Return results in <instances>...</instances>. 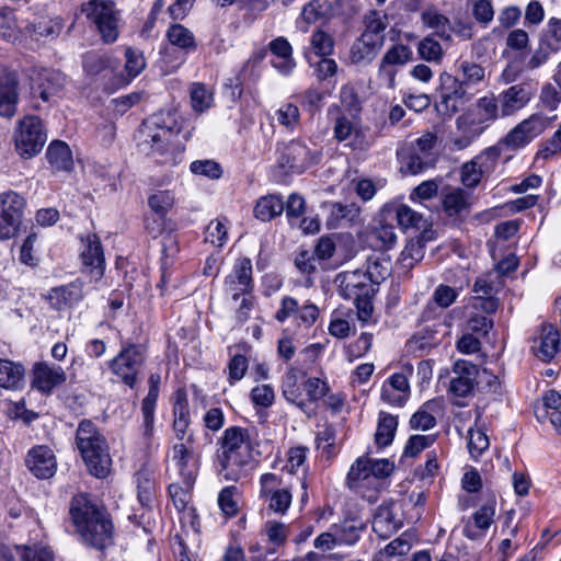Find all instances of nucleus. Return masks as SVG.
Segmentation results:
<instances>
[{
	"label": "nucleus",
	"mask_w": 561,
	"mask_h": 561,
	"mask_svg": "<svg viewBox=\"0 0 561 561\" xmlns=\"http://www.w3.org/2000/svg\"><path fill=\"white\" fill-rule=\"evenodd\" d=\"M180 126L175 115L158 113L146 118L135 134L138 151L153 162L175 167L183 162L184 146L178 141Z\"/></svg>",
	"instance_id": "1"
},
{
	"label": "nucleus",
	"mask_w": 561,
	"mask_h": 561,
	"mask_svg": "<svg viewBox=\"0 0 561 561\" xmlns=\"http://www.w3.org/2000/svg\"><path fill=\"white\" fill-rule=\"evenodd\" d=\"M217 471L226 481L238 482L252 471V445L249 430L230 426L219 438Z\"/></svg>",
	"instance_id": "2"
},
{
	"label": "nucleus",
	"mask_w": 561,
	"mask_h": 561,
	"mask_svg": "<svg viewBox=\"0 0 561 561\" xmlns=\"http://www.w3.org/2000/svg\"><path fill=\"white\" fill-rule=\"evenodd\" d=\"M69 514L83 541L95 549H104L112 542L113 524L106 512L87 494L72 497Z\"/></svg>",
	"instance_id": "3"
},
{
	"label": "nucleus",
	"mask_w": 561,
	"mask_h": 561,
	"mask_svg": "<svg viewBox=\"0 0 561 561\" xmlns=\"http://www.w3.org/2000/svg\"><path fill=\"white\" fill-rule=\"evenodd\" d=\"M499 116L495 96L480 98L473 108L456 119V127L460 135L453 138L454 148L462 150L469 147Z\"/></svg>",
	"instance_id": "4"
},
{
	"label": "nucleus",
	"mask_w": 561,
	"mask_h": 561,
	"mask_svg": "<svg viewBox=\"0 0 561 561\" xmlns=\"http://www.w3.org/2000/svg\"><path fill=\"white\" fill-rule=\"evenodd\" d=\"M393 470L394 465L388 459H373L365 455L358 457L352 465L346 483L350 489L373 502L376 500L375 492L381 486L382 480Z\"/></svg>",
	"instance_id": "5"
},
{
	"label": "nucleus",
	"mask_w": 561,
	"mask_h": 561,
	"mask_svg": "<svg viewBox=\"0 0 561 561\" xmlns=\"http://www.w3.org/2000/svg\"><path fill=\"white\" fill-rule=\"evenodd\" d=\"M76 444L89 471L96 478H105L111 470L112 459L104 436L91 421L79 423Z\"/></svg>",
	"instance_id": "6"
},
{
	"label": "nucleus",
	"mask_w": 561,
	"mask_h": 561,
	"mask_svg": "<svg viewBox=\"0 0 561 561\" xmlns=\"http://www.w3.org/2000/svg\"><path fill=\"white\" fill-rule=\"evenodd\" d=\"M387 23L378 12H370L365 19V30L354 41L350 49L352 64H369L378 55L385 43Z\"/></svg>",
	"instance_id": "7"
},
{
	"label": "nucleus",
	"mask_w": 561,
	"mask_h": 561,
	"mask_svg": "<svg viewBox=\"0 0 561 561\" xmlns=\"http://www.w3.org/2000/svg\"><path fill=\"white\" fill-rule=\"evenodd\" d=\"M82 12L95 26L104 43H114L119 34V14L112 1L90 0L82 5Z\"/></svg>",
	"instance_id": "8"
},
{
	"label": "nucleus",
	"mask_w": 561,
	"mask_h": 561,
	"mask_svg": "<svg viewBox=\"0 0 561 561\" xmlns=\"http://www.w3.org/2000/svg\"><path fill=\"white\" fill-rule=\"evenodd\" d=\"M320 152L310 148L300 139L290 140L282 144L276 150V161L278 167L286 173L300 174L308 168L318 163Z\"/></svg>",
	"instance_id": "9"
},
{
	"label": "nucleus",
	"mask_w": 561,
	"mask_h": 561,
	"mask_svg": "<svg viewBox=\"0 0 561 561\" xmlns=\"http://www.w3.org/2000/svg\"><path fill=\"white\" fill-rule=\"evenodd\" d=\"M47 140L43 122L38 116L26 115L18 124L14 133V142L18 153L30 159L43 149Z\"/></svg>",
	"instance_id": "10"
},
{
	"label": "nucleus",
	"mask_w": 561,
	"mask_h": 561,
	"mask_svg": "<svg viewBox=\"0 0 561 561\" xmlns=\"http://www.w3.org/2000/svg\"><path fill=\"white\" fill-rule=\"evenodd\" d=\"M145 363V355L137 345L129 344L108 362L113 375L129 388H135Z\"/></svg>",
	"instance_id": "11"
},
{
	"label": "nucleus",
	"mask_w": 561,
	"mask_h": 561,
	"mask_svg": "<svg viewBox=\"0 0 561 561\" xmlns=\"http://www.w3.org/2000/svg\"><path fill=\"white\" fill-rule=\"evenodd\" d=\"M438 95L436 110L439 114L451 117L457 113L474 94L465 89L454 79L449 72H442L438 77Z\"/></svg>",
	"instance_id": "12"
},
{
	"label": "nucleus",
	"mask_w": 561,
	"mask_h": 561,
	"mask_svg": "<svg viewBox=\"0 0 561 561\" xmlns=\"http://www.w3.org/2000/svg\"><path fill=\"white\" fill-rule=\"evenodd\" d=\"M25 199L13 191L0 194V240L13 238L22 225Z\"/></svg>",
	"instance_id": "13"
},
{
	"label": "nucleus",
	"mask_w": 561,
	"mask_h": 561,
	"mask_svg": "<svg viewBox=\"0 0 561 561\" xmlns=\"http://www.w3.org/2000/svg\"><path fill=\"white\" fill-rule=\"evenodd\" d=\"M282 479L275 473H264L260 478V497L268 503L274 513L284 515L289 508L293 495L289 489L280 488Z\"/></svg>",
	"instance_id": "14"
},
{
	"label": "nucleus",
	"mask_w": 561,
	"mask_h": 561,
	"mask_svg": "<svg viewBox=\"0 0 561 561\" xmlns=\"http://www.w3.org/2000/svg\"><path fill=\"white\" fill-rule=\"evenodd\" d=\"M549 126V121L541 114H533L514 127L502 140L511 149H519L538 137Z\"/></svg>",
	"instance_id": "15"
},
{
	"label": "nucleus",
	"mask_w": 561,
	"mask_h": 561,
	"mask_svg": "<svg viewBox=\"0 0 561 561\" xmlns=\"http://www.w3.org/2000/svg\"><path fill=\"white\" fill-rule=\"evenodd\" d=\"M413 59V51L408 45L396 44L382 56L378 78L388 88L394 89L398 67H402Z\"/></svg>",
	"instance_id": "16"
},
{
	"label": "nucleus",
	"mask_w": 561,
	"mask_h": 561,
	"mask_svg": "<svg viewBox=\"0 0 561 561\" xmlns=\"http://www.w3.org/2000/svg\"><path fill=\"white\" fill-rule=\"evenodd\" d=\"M413 367L408 365L400 373L389 376L381 386L380 399L391 407H403L411 394L409 377Z\"/></svg>",
	"instance_id": "17"
},
{
	"label": "nucleus",
	"mask_w": 561,
	"mask_h": 561,
	"mask_svg": "<svg viewBox=\"0 0 561 561\" xmlns=\"http://www.w3.org/2000/svg\"><path fill=\"white\" fill-rule=\"evenodd\" d=\"M252 290L251 260L247 257L239 259L225 278V291L227 295H230L234 301H238L241 295H247L252 293Z\"/></svg>",
	"instance_id": "18"
},
{
	"label": "nucleus",
	"mask_w": 561,
	"mask_h": 561,
	"mask_svg": "<svg viewBox=\"0 0 561 561\" xmlns=\"http://www.w3.org/2000/svg\"><path fill=\"white\" fill-rule=\"evenodd\" d=\"M534 90L528 83H517L502 91L496 99L499 115L508 117L523 110L533 99Z\"/></svg>",
	"instance_id": "19"
},
{
	"label": "nucleus",
	"mask_w": 561,
	"mask_h": 561,
	"mask_svg": "<svg viewBox=\"0 0 561 561\" xmlns=\"http://www.w3.org/2000/svg\"><path fill=\"white\" fill-rule=\"evenodd\" d=\"M462 289V284L454 286L439 284L436 286L422 311V319L424 321H431L440 317L445 309L456 302Z\"/></svg>",
	"instance_id": "20"
},
{
	"label": "nucleus",
	"mask_w": 561,
	"mask_h": 561,
	"mask_svg": "<svg viewBox=\"0 0 561 561\" xmlns=\"http://www.w3.org/2000/svg\"><path fill=\"white\" fill-rule=\"evenodd\" d=\"M170 459L185 489L188 490L192 488L198 472V462L192 450L186 444L176 443L171 448Z\"/></svg>",
	"instance_id": "21"
},
{
	"label": "nucleus",
	"mask_w": 561,
	"mask_h": 561,
	"mask_svg": "<svg viewBox=\"0 0 561 561\" xmlns=\"http://www.w3.org/2000/svg\"><path fill=\"white\" fill-rule=\"evenodd\" d=\"M335 284L339 287L340 295L350 300L359 296H371L375 291L368 282V276L359 270L339 273L335 277Z\"/></svg>",
	"instance_id": "22"
},
{
	"label": "nucleus",
	"mask_w": 561,
	"mask_h": 561,
	"mask_svg": "<svg viewBox=\"0 0 561 561\" xmlns=\"http://www.w3.org/2000/svg\"><path fill=\"white\" fill-rule=\"evenodd\" d=\"M67 379L61 366L47 362L35 363L32 371V387L42 393L48 394L61 386Z\"/></svg>",
	"instance_id": "23"
},
{
	"label": "nucleus",
	"mask_w": 561,
	"mask_h": 561,
	"mask_svg": "<svg viewBox=\"0 0 561 561\" xmlns=\"http://www.w3.org/2000/svg\"><path fill=\"white\" fill-rule=\"evenodd\" d=\"M30 472L37 479H49L57 470V460L54 451L44 445L31 448L25 458Z\"/></svg>",
	"instance_id": "24"
},
{
	"label": "nucleus",
	"mask_w": 561,
	"mask_h": 561,
	"mask_svg": "<svg viewBox=\"0 0 561 561\" xmlns=\"http://www.w3.org/2000/svg\"><path fill=\"white\" fill-rule=\"evenodd\" d=\"M435 145L436 136L432 133H426L415 140L412 152L405 162L408 170L412 174L421 173L433 164Z\"/></svg>",
	"instance_id": "25"
},
{
	"label": "nucleus",
	"mask_w": 561,
	"mask_h": 561,
	"mask_svg": "<svg viewBox=\"0 0 561 561\" xmlns=\"http://www.w3.org/2000/svg\"><path fill=\"white\" fill-rule=\"evenodd\" d=\"M499 156V150L491 147L471 161L465 163L461 169V181L463 185L467 187L477 186L483 173L493 168Z\"/></svg>",
	"instance_id": "26"
},
{
	"label": "nucleus",
	"mask_w": 561,
	"mask_h": 561,
	"mask_svg": "<svg viewBox=\"0 0 561 561\" xmlns=\"http://www.w3.org/2000/svg\"><path fill=\"white\" fill-rule=\"evenodd\" d=\"M454 377L449 382V391L457 397H467L478 383V367L469 360L458 359L454 364Z\"/></svg>",
	"instance_id": "27"
},
{
	"label": "nucleus",
	"mask_w": 561,
	"mask_h": 561,
	"mask_svg": "<svg viewBox=\"0 0 561 561\" xmlns=\"http://www.w3.org/2000/svg\"><path fill=\"white\" fill-rule=\"evenodd\" d=\"M80 257L83 266L89 270L90 277L95 282L101 279L105 270V259L100 239L95 234H88L82 239Z\"/></svg>",
	"instance_id": "28"
},
{
	"label": "nucleus",
	"mask_w": 561,
	"mask_h": 561,
	"mask_svg": "<svg viewBox=\"0 0 561 561\" xmlns=\"http://www.w3.org/2000/svg\"><path fill=\"white\" fill-rule=\"evenodd\" d=\"M560 350V333L551 324L540 327L533 340L531 351L534 355L543 360L550 362Z\"/></svg>",
	"instance_id": "29"
},
{
	"label": "nucleus",
	"mask_w": 561,
	"mask_h": 561,
	"mask_svg": "<svg viewBox=\"0 0 561 561\" xmlns=\"http://www.w3.org/2000/svg\"><path fill=\"white\" fill-rule=\"evenodd\" d=\"M399 506L394 501L381 503L373 519L374 530L381 537H389L402 526V519L398 512Z\"/></svg>",
	"instance_id": "30"
},
{
	"label": "nucleus",
	"mask_w": 561,
	"mask_h": 561,
	"mask_svg": "<svg viewBox=\"0 0 561 561\" xmlns=\"http://www.w3.org/2000/svg\"><path fill=\"white\" fill-rule=\"evenodd\" d=\"M495 502H489L480 506L462 529V534L470 540H477L485 536L490 526L494 523Z\"/></svg>",
	"instance_id": "31"
},
{
	"label": "nucleus",
	"mask_w": 561,
	"mask_h": 561,
	"mask_svg": "<svg viewBox=\"0 0 561 561\" xmlns=\"http://www.w3.org/2000/svg\"><path fill=\"white\" fill-rule=\"evenodd\" d=\"M84 297L83 283L79 279L50 289L48 300L53 308L65 310L77 306Z\"/></svg>",
	"instance_id": "32"
},
{
	"label": "nucleus",
	"mask_w": 561,
	"mask_h": 561,
	"mask_svg": "<svg viewBox=\"0 0 561 561\" xmlns=\"http://www.w3.org/2000/svg\"><path fill=\"white\" fill-rule=\"evenodd\" d=\"M453 76L460 85L474 93L479 85L484 83L486 77L483 66L467 59L459 60L456 64V71Z\"/></svg>",
	"instance_id": "33"
},
{
	"label": "nucleus",
	"mask_w": 561,
	"mask_h": 561,
	"mask_svg": "<svg viewBox=\"0 0 561 561\" xmlns=\"http://www.w3.org/2000/svg\"><path fill=\"white\" fill-rule=\"evenodd\" d=\"M392 221L391 208H383L376 220L373 234L382 249H391L397 243L398 236Z\"/></svg>",
	"instance_id": "34"
},
{
	"label": "nucleus",
	"mask_w": 561,
	"mask_h": 561,
	"mask_svg": "<svg viewBox=\"0 0 561 561\" xmlns=\"http://www.w3.org/2000/svg\"><path fill=\"white\" fill-rule=\"evenodd\" d=\"M440 402L430 400L422 404L420 409L411 416L410 426L413 430L427 431L436 425V415L440 412Z\"/></svg>",
	"instance_id": "35"
},
{
	"label": "nucleus",
	"mask_w": 561,
	"mask_h": 561,
	"mask_svg": "<svg viewBox=\"0 0 561 561\" xmlns=\"http://www.w3.org/2000/svg\"><path fill=\"white\" fill-rule=\"evenodd\" d=\"M46 157L55 171H70L73 165L72 153L69 146L60 140L49 144Z\"/></svg>",
	"instance_id": "36"
},
{
	"label": "nucleus",
	"mask_w": 561,
	"mask_h": 561,
	"mask_svg": "<svg viewBox=\"0 0 561 561\" xmlns=\"http://www.w3.org/2000/svg\"><path fill=\"white\" fill-rule=\"evenodd\" d=\"M25 369L22 365L0 358V387L16 390L24 385Z\"/></svg>",
	"instance_id": "37"
},
{
	"label": "nucleus",
	"mask_w": 561,
	"mask_h": 561,
	"mask_svg": "<svg viewBox=\"0 0 561 561\" xmlns=\"http://www.w3.org/2000/svg\"><path fill=\"white\" fill-rule=\"evenodd\" d=\"M65 77L57 71L45 70L41 75V82L33 88L34 94H38L44 102L50 101L65 85Z\"/></svg>",
	"instance_id": "38"
},
{
	"label": "nucleus",
	"mask_w": 561,
	"mask_h": 561,
	"mask_svg": "<svg viewBox=\"0 0 561 561\" xmlns=\"http://www.w3.org/2000/svg\"><path fill=\"white\" fill-rule=\"evenodd\" d=\"M364 529L365 524L358 518L345 519L340 525L332 526V530L336 533L339 546H354Z\"/></svg>",
	"instance_id": "39"
},
{
	"label": "nucleus",
	"mask_w": 561,
	"mask_h": 561,
	"mask_svg": "<svg viewBox=\"0 0 561 561\" xmlns=\"http://www.w3.org/2000/svg\"><path fill=\"white\" fill-rule=\"evenodd\" d=\"M299 379H300V371L296 368H289L283 378L282 392H283L284 398L288 402L296 404L301 410H305L306 403L304 402V400L301 398Z\"/></svg>",
	"instance_id": "40"
},
{
	"label": "nucleus",
	"mask_w": 561,
	"mask_h": 561,
	"mask_svg": "<svg viewBox=\"0 0 561 561\" xmlns=\"http://www.w3.org/2000/svg\"><path fill=\"white\" fill-rule=\"evenodd\" d=\"M272 122L288 131H294L300 123L299 107L291 102H283L271 116Z\"/></svg>",
	"instance_id": "41"
},
{
	"label": "nucleus",
	"mask_w": 561,
	"mask_h": 561,
	"mask_svg": "<svg viewBox=\"0 0 561 561\" xmlns=\"http://www.w3.org/2000/svg\"><path fill=\"white\" fill-rule=\"evenodd\" d=\"M285 209V203L277 195H267L261 197L255 207L254 216L262 221H270L279 216Z\"/></svg>",
	"instance_id": "42"
},
{
	"label": "nucleus",
	"mask_w": 561,
	"mask_h": 561,
	"mask_svg": "<svg viewBox=\"0 0 561 561\" xmlns=\"http://www.w3.org/2000/svg\"><path fill=\"white\" fill-rule=\"evenodd\" d=\"M334 14V8L330 0H311L301 10L300 18L307 24L321 19H329Z\"/></svg>",
	"instance_id": "43"
},
{
	"label": "nucleus",
	"mask_w": 561,
	"mask_h": 561,
	"mask_svg": "<svg viewBox=\"0 0 561 561\" xmlns=\"http://www.w3.org/2000/svg\"><path fill=\"white\" fill-rule=\"evenodd\" d=\"M360 208L354 204H340L334 203L330 206V214L328 217V225L331 227H337L343 221L354 222L359 219Z\"/></svg>",
	"instance_id": "44"
},
{
	"label": "nucleus",
	"mask_w": 561,
	"mask_h": 561,
	"mask_svg": "<svg viewBox=\"0 0 561 561\" xmlns=\"http://www.w3.org/2000/svg\"><path fill=\"white\" fill-rule=\"evenodd\" d=\"M397 427V416L386 412H380L378 417V426L375 434L376 444L379 447H386L390 445L393 440Z\"/></svg>",
	"instance_id": "45"
},
{
	"label": "nucleus",
	"mask_w": 561,
	"mask_h": 561,
	"mask_svg": "<svg viewBox=\"0 0 561 561\" xmlns=\"http://www.w3.org/2000/svg\"><path fill=\"white\" fill-rule=\"evenodd\" d=\"M442 205L448 216L459 215L469 208V195L462 188H453L443 195Z\"/></svg>",
	"instance_id": "46"
},
{
	"label": "nucleus",
	"mask_w": 561,
	"mask_h": 561,
	"mask_svg": "<svg viewBox=\"0 0 561 561\" xmlns=\"http://www.w3.org/2000/svg\"><path fill=\"white\" fill-rule=\"evenodd\" d=\"M421 18L424 25L434 30L436 35L445 39H450L453 26L448 18L435 9L425 10Z\"/></svg>",
	"instance_id": "47"
},
{
	"label": "nucleus",
	"mask_w": 561,
	"mask_h": 561,
	"mask_svg": "<svg viewBox=\"0 0 561 561\" xmlns=\"http://www.w3.org/2000/svg\"><path fill=\"white\" fill-rule=\"evenodd\" d=\"M169 42L186 53L196 49V42L193 33L182 24H173L167 32Z\"/></svg>",
	"instance_id": "48"
},
{
	"label": "nucleus",
	"mask_w": 561,
	"mask_h": 561,
	"mask_svg": "<svg viewBox=\"0 0 561 561\" xmlns=\"http://www.w3.org/2000/svg\"><path fill=\"white\" fill-rule=\"evenodd\" d=\"M18 92L16 82L12 79L0 83V115L11 117L16 110Z\"/></svg>",
	"instance_id": "49"
},
{
	"label": "nucleus",
	"mask_w": 561,
	"mask_h": 561,
	"mask_svg": "<svg viewBox=\"0 0 561 561\" xmlns=\"http://www.w3.org/2000/svg\"><path fill=\"white\" fill-rule=\"evenodd\" d=\"M392 210V220H397L402 229L420 228L423 217L408 205L401 204L390 207Z\"/></svg>",
	"instance_id": "50"
},
{
	"label": "nucleus",
	"mask_w": 561,
	"mask_h": 561,
	"mask_svg": "<svg viewBox=\"0 0 561 561\" xmlns=\"http://www.w3.org/2000/svg\"><path fill=\"white\" fill-rule=\"evenodd\" d=\"M191 103L195 112L203 113L211 107L214 93L203 83H193L191 87Z\"/></svg>",
	"instance_id": "51"
},
{
	"label": "nucleus",
	"mask_w": 561,
	"mask_h": 561,
	"mask_svg": "<svg viewBox=\"0 0 561 561\" xmlns=\"http://www.w3.org/2000/svg\"><path fill=\"white\" fill-rule=\"evenodd\" d=\"M540 102L547 110L554 111L561 103V78L556 75L553 82L546 83L541 88Z\"/></svg>",
	"instance_id": "52"
},
{
	"label": "nucleus",
	"mask_w": 561,
	"mask_h": 561,
	"mask_svg": "<svg viewBox=\"0 0 561 561\" xmlns=\"http://www.w3.org/2000/svg\"><path fill=\"white\" fill-rule=\"evenodd\" d=\"M541 45L552 53L561 49V19L551 18L542 33Z\"/></svg>",
	"instance_id": "53"
},
{
	"label": "nucleus",
	"mask_w": 561,
	"mask_h": 561,
	"mask_svg": "<svg viewBox=\"0 0 561 561\" xmlns=\"http://www.w3.org/2000/svg\"><path fill=\"white\" fill-rule=\"evenodd\" d=\"M228 220L218 218L211 220L205 230V241L221 248L228 240Z\"/></svg>",
	"instance_id": "54"
},
{
	"label": "nucleus",
	"mask_w": 561,
	"mask_h": 561,
	"mask_svg": "<svg viewBox=\"0 0 561 561\" xmlns=\"http://www.w3.org/2000/svg\"><path fill=\"white\" fill-rule=\"evenodd\" d=\"M417 54L421 59L439 64L444 56L442 45L433 36H426L417 44Z\"/></svg>",
	"instance_id": "55"
},
{
	"label": "nucleus",
	"mask_w": 561,
	"mask_h": 561,
	"mask_svg": "<svg viewBox=\"0 0 561 561\" xmlns=\"http://www.w3.org/2000/svg\"><path fill=\"white\" fill-rule=\"evenodd\" d=\"M174 204V195L171 191H158L149 196L148 205L156 216H167Z\"/></svg>",
	"instance_id": "56"
},
{
	"label": "nucleus",
	"mask_w": 561,
	"mask_h": 561,
	"mask_svg": "<svg viewBox=\"0 0 561 561\" xmlns=\"http://www.w3.org/2000/svg\"><path fill=\"white\" fill-rule=\"evenodd\" d=\"M157 405L141 403L142 423L140 426L142 444L150 448L154 436V412Z\"/></svg>",
	"instance_id": "57"
},
{
	"label": "nucleus",
	"mask_w": 561,
	"mask_h": 561,
	"mask_svg": "<svg viewBox=\"0 0 561 561\" xmlns=\"http://www.w3.org/2000/svg\"><path fill=\"white\" fill-rule=\"evenodd\" d=\"M310 45L314 54L319 57H328L334 50V39L331 34L322 28H317L311 37Z\"/></svg>",
	"instance_id": "58"
},
{
	"label": "nucleus",
	"mask_w": 561,
	"mask_h": 561,
	"mask_svg": "<svg viewBox=\"0 0 561 561\" xmlns=\"http://www.w3.org/2000/svg\"><path fill=\"white\" fill-rule=\"evenodd\" d=\"M125 57V72L127 77L125 83L127 84L145 69L146 62L142 53L130 47L126 48Z\"/></svg>",
	"instance_id": "59"
},
{
	"label": "nucleus",
	"mask_w": 561,
	"mask_h": 561,
	"mask_svg": "<svg viewBox=\"0 0 561 561\" xmlns=\"http://www.w3.org/2000/svg\"><path fill=\"white\" fill-rule=\"evenodd\" d=\"M238 494V488L234 485L225 486L218 495V505L222 514L227 517H233L239 511L234 496Z\"/></svg>",
	"instance_id": "60"
},
{
	"label": "nucleus",
	"mask_w": 561,
	"mask_h": 561,
	"mask_svg": "<svg viewBox=\"0 0 561 561\" xmlns=\"http://www.w3.org/2000/svg\"><path fill=\"white\" fill-rule=\"evenodd\" d=\"M190 170L195 175L205 176L210 180H218L222 175L220 164L209 159L193 161Z\"/></svg>",
	"instance_id": "61"
},
{
	"label": "nucleus",
	"mask_w": 561,
	"mask_h": 561,
	"mask_svg": "<svg viewBox=\"0 0 561 561\" xmlns=\"http://www.w3.org/2000/svg\"><path fill=\"white\" fill-rule=\"evenodd\" d=\"M356 129L354 118L350 114H337L334 119L333 134L337 141L347 140Z\"/></svg>",
	"instance_id": "62"
},
{
	"label": "nucleus",
	"mask_w": 561,
	"mask_h": 561,
	"mask_svg": "<svg viewBox=\"0 0 561 561\" xmlns=\"http://www.w3.org/2000/svg\"><path fill=\"white\" fill-rule=\"evenodd\" d=\"M299 311H294V320L299 327H304L305 329L311 328L317 321L320 310L319 308L311 302H306L301 307L298 305Z\"/></svg>",
	"instance_id": "63"
},
{
	"label": "nucleus",
	"mask_w": 561,
	"mask_h": 561,
	"mask_svg": "<svg viewBox=\"0 0 561 561\" xmlns=\"http://www.w3.org/2000/svg\"><path fill=\"white\" fill-rule=\"evenodd\" d=\"M437 193L438 183L435 180L424 181L411 192L410 201L427 207L424 203L435 197Z\"/></svg>",
	"instance_id": "64"
}]
</instances>
